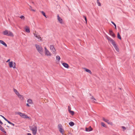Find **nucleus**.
<instances>
[{
    "instance_id": "f257e3e1",
    "label": "nucleus",
    "mask_w": 135,
    "mask_h": 135,
    "mask_svg": "<svg viewBox=\"0 0 135 135\" xmlns=\"http://www.w3.org/2000/svg\"><path fill=\"white\" fill-rule=\"evenodd\" d=\"M16 114L19 115L21 117L24 119H31V118L27 116L25 113H22L20 112H17L16 113Z\"/></svg>"
},
{
    "instance_id": "f03ea898",
    "label": "nucleus",
    "mask_w": 135,
    "mask_h": 135,
    "mask_svg": "<svg viewBox=\"0 0 135 135\" xmlns=\"http://www.w3.org/2000/svg\"><path fill=\"white\" fill-rule=\"evenodd\" d=\"M109 40L110 42L112 44L116 51L118 52H119V49L114 41L112 39H109Z\"/></svg>"
},
{
    "instance_id": "7ed1b4c3",
    "label": "nucleus",
    "mask_w": 135,
    "mask_h": 135,
    "mask_svg": "<svg viewBox=\"0 0 135 135\" xmlns=\"http://www.w3.org/2000/svg\"><path fill=\"white\" fill-rule=\"evenodd\" d=\"M2 33L4 35L8 36H10L12 37L14 36V35L12 32L9 30H6L3 31Z\"/></svg>"
},
{
    "instance_id": "20e7f679",
    "label": "nucleus",
    "mask_w": 135,
    "mask_h": 135,
    "mask_svg": "<svg viewBox=\"0 0 135 135\" xmlns=\"http://www.w3.org/2000/svg\"><path fill=\"white\" fill-rule=\"evenodd\" d=\"M30 130L32 131L33 134L34 135L36 134L37 131V128L36 126L32 125L30 127Z\"/></svg>"
},
{
    "instance_id": "39448f33",
    "label": "nucleus",
    "mask_w": 135,
    "mask_h": 135,
    "mask_svg": "<svg viewBox=\"0 0 135 135\" xmlns=\"http://www.w3.org/2000/svg\"><path fill=\"white\" fill-rule=\"evenodd\" d=\"M35 46L38 52L41 54H42L43 53V49L41 46L40 45L36 44Z\"/></svg>"
},
{
    "instance_id": "423d86ee",
    "label": "nucleus",
    "mask_w": 135,
    "mask_h": 135,
    "mask_svg": "<svg viewBox=\"0 0 135 135\" xmlns=\"http://www.w3.org/2000/svg\"><path fill=\"white\" fill-rule=\"evenodd\" d=\"M58 127L60 132L62 134H63L65 132L62 125L60 124H59Z\"/></svg>"
},
{
    "instance_id": "0eeeda50",
    "label": "nucleus",
    "mask_w": 135,
    "mask_h": 135,
    "mask_svg": "<svg viewBox=\"0 0 135 135\" xmlns=\"http://www.w3.org/2000/svg\"><path fill=\"white\" fill-rule=\"evenodd\" d=\"M8 65L10 68H13V69H15L16 68V64L15 62L13 61L9 62Z\"/></svg>"
},
{
    "instance_id": "6e6552de",
    "label": "nucleus",
    "mask_w": 135,
    "mask_h": 135,
    "mask_svg": "<svg viewBox=\"0 0 135 135\" xmlns=\"http://www.w3.org/2000/svg\"><path fill=\"white\" fill-rule=\"evenodd\" d=\"M44 49L45 55L47 56H51L52 55V54L47 49L46 47H44Z\"/></svg>"
},
{
    "instance_id": "1a4fd4ad",
    "label": "nucleus",
    "mask_w": 135,
    "mask_h": 135,
    "mask_svg": "<svg viewBox=\"0 0 135 135\" xmlns=\"http://www.w3.org/2000/svg\"><path fill=\"white\" fill-rule=\"evenodd\" d=\"M34 36L37 38V40L38 41H41L42 40V38L38 33L36 31L33 33Z\"/></svg>"
},
{
    "instance_id": "9d476101",
    "label": "nucleus",
    "mask_w": 135,
    "mask_h": 135,
    "mask_svg": "<svg viewBox=\"0 0 135 135\" xmlns=\"http://www.w3.org/2000/svg\"><path fill=\"white\" fill-rule=\"evenodd\" d=\"M50 49L52 53L55 54H56V50L54 47V46L52 45H50Z\"/></svg>"
},
{
    "instance_id": "9b49d317",
    "label": "nucleus",
    "mask_w": 135,
    "mask_h": 135,
    "mask_svg": "<svg viewBox=\"0 0 135 135\" xmlns=\"http://www.w3.org/2000/svg\"><path fill=\"white\" fill-rule=\"evenodd\" d=\"M102 119L103 121L107 122L108 124H110L111 125H113V123L111 122H109L108 120L104 118H103Z\"/></svg>"
},
{
    "instance_id": "f8f14e48",
    "label": "nucleus",
    "mask_w": 135,
    "mask_h": 135,
    "mask_svg": "<svg viewBox=\"0 0 135 135\" xmlns=\"http://www.w3.org/2000/svg\"><path fill=\"white\" fill-rule=\"evenodd\" d=\"M57 19L60 23L62 24L63 23L62 20L60 17L59 15H57Z\"/></svg>"
},
{
    "instance_id": "ddd939ff",
    "label": "nucleus",
    "mask_w": 135,
    "mask_h": 135,
    "mask_svg": "<svg viewBox=\"0 0 135 135\" xmlns=\"http://www.w3.org/2000/svg\"><path fill=\"white\" fill-rule=\"evenodd\" d=\"M17 96L21 100H24L23 96V95L20 94L17 95Z\"/></svg>"
},
{
    "instance_id": "4468645a",
    "label": "nucleus",
    "mask_w": 135,
    "mask_h": 135,
    "mask_svg": "<svg viewBox=\"0 0 135 135\" xmlns=\"http://www.w3.org/2000/svg\"><path fill=\"white\" fill-rule=\"evenodd\" d=\"M93 130L91 126H90L89 128H86L85 131L86 132H89L92 131Z\"/></svg>"
},
{
    "instance_id": "2eb2a0df",
    "label": "nucleus",
    "mask_w": 135,
    "mask_h": 135,
    "mask_svg": "<svg viewBox=\"0 0 135 135\" xmlns=\"http://www.w3.org/2000/svg\"><path fill=\"white\" fill-rule=\"evenodd\" d=\"M0 44H1L6 47H7V44L3 41L0 40Z\"/></svg>"
},
{
    "instance_id": "dca6fc26",
    "label": "nucleus",
    "mask_w": 135,
    "mask_h": 135,
    "mask_svg": "<svg viewBox=\"0 0 135 135\" xmlns=\"http://www.w3.org/2000/svg\"><path fill=\"white\" fill-rule=\"evenodd\" d=\"M25 29L26 31L28 33L30 32V30L29 27L27 26H26L25 27Z\"/></svg>"
},
{
    "instance_id": "f3484780",
    "label": "nucleus",
    "mask_w": 135,
    "mask_h": 135,
    "mask_svg": "<svg viewBox=\"0 0 135 135\" xmlns=\"http://www.w3.org/2000/svg\"><path fill=\"white\" fill-rule=\"evenodd\" d=\"M62 65L65 68H69V65L67 63H62Z\"/></svg>"
},
{
    "instance_id": "a211bd4d",
    "label": "nucleus",
    "mask_w": 135,
    "mask_h": 135,
    "mask_svg": "<svg viewBox=\"0 0 135 135\" xmlns=\"http://www.w3.org/2000/svg\"><path fill=\"white\" fill-rule=\"evenodd\" d=\"M109 33L110 35H111L113 37H115V34L112 31V30H110L109 31Z\"/></svg>"
},
{
    "instance_id": "6ab92c4d",
    "label": "nucleus",
    "mask_w": 135,
    "mask_h": 135,
    "mask_svg": "<svg viewBox=\"0 0 135 135\" xmlns=\"http://www.w3.org/2000/svg\"><path fill=\"white\" fill-rule=\"evenodd\" d=\"M84 70L86 72L90 73V74H92V73H91V71L90 70H89L88 69H87L86 68H84Z\"/></svg>"
},
{
    "instance_id": "aec40b11",
    "label": "nucleus",
    "mask_w": 135,
    "mask_h": 135,
    "mask_svg": "<svg viewBox=\"0 0 135 135\" xmlns=\"http://www.w3.org/2000/svg\"><path fill=\"white\" fill-rule=\"evenodd\" d=\"M28 103L30 104H32L33 103L32 100L30 99H28L27 100Z\"/></svg>"
},
{
    "instance_id": "412c9836",
    "label": "nucleus",
    "mask_w": 135,
    "mask_h": 135,
    "mask_svg": "<svg viewBox=\"0 0 135 135\" xmlns=\"http://www.w3.org/2000/svg\"><path fill=\"white\" fill-rule=\"evenodd\" d=\"M13 90L14 91L15 93V94L17 95V96L20 94L19 93L16 89H13Z\"/></svg>"
},
{
    "instance_id": "4be33fe9",
    "label": "nucleus",
    "mask_w": 135,
    "mask_h": 135,
    "mask_svg": "<svg viewBox=\"0 0 135 135\" xmlns=\"http://www.w3.org/2000/svg\"><path fill=\"white\" fill-rule=\"evenodd\" d=\"M0 130H1L2 131L6 133V131H5L4 128L2 127V126L0 125Z\"/></svg>"
},
{
    "instance_id": "5701e85b",
    "label": "nucleus",
    "mask_w": 135,
    "mask_h": 135,
    "mask_svg": "<svg viewBox=\"0 0 135 135\" xmlns=\"http://www.w3.org/2000/svg\"><path fill=\"white\" fill-rule=\"evenodd\" d=\"M56 59L57 60H58V61H59L60 59V57L59 56H57L56 57Z\"/></svg>"
},
{
    "instance_id": "b1692460",
    "label": "nucleus",
    "mask_w": 135,
    "mask_h": 135,
    "mask_svg": "<svg viewBox=\"0 0 135 135\" xmlns=\"http://www.w3.org/2000/svg\"><path fill=\"white\" fill-rule=\"evenodd\" d=\"M69 124L70 126H72L74 125V123L73 122H69Z\"/></svg>"
},
{
    "instance_id": "393cba45",
    "label": "nucleus",
    "mask_w": 135,
    "mask_h": 135,
    "mask_svg": "<svg viewBox=\"0 0 135 135\" xmlns=\"http://www.w3.org/2000/svg\"><path fill=\"white\" fill-rule=\"evenodd\" d=\"M117 37L119 39L121 40V36L118 32L117 33Z\"/></svg>"
},
{
    "instance_id": "a878e982",
    "label": "nucleus",
    "mask_w": 135,
    "mask_h": 135,
    "mask_svg": "<svg viewBox=\"0 0 135 135\" xmlns=\"http://www.w3.org/2000/svg\"><path fill=\"white\" fill-rule=\"evenodd\" d=\"M101 124L103 126V127H106V125L105 124V123L103 122H101Z\"/></svg>"
},
{
    "instance_id": "bb28decb",
    "label": "nucleus",
    "mask_w": 135,
    "mask_h": 135,
    "mask_svg": "<svg viewBox=\"0 0 135 135\" xmlns=\"http://www.w3.org/2000/svg\"><path fill=\"white\" fill-rule=\"evenodd\" d=\"M69 112L72 115H73L74 114V111L70 110V111H69Z\"/></svg>"
},
{
    "instance_id": "cd10ccee",
    "label": "nucleus",
    "mask_w": 135,
    "mask_h": 135,
    "mask_svg": "<svg viewBox=\"0 0 135 135\" xmlns=\"http://www.w3.org/2000/svg\"><path fill=\"white\" fill-rule=\"evenodd\" d=\"M41 12V13L44 16H45V17H46V18L45 13V12H44L42 11Z\"/></svg>"
},
{
    "instance_id": "c85d7f7f",
    "label": "nucleus",
    "mask_w": 135,
    "mask_h": 135,
    "mask_svg": "<svg viewBox=\"0 0 135 135\" xmlns=\"http://www.w3.org/2000/svg\"><path fill=\"white\" fill-rule=\"evenodd\" d=\"M97 3L99 6H101V4L99 2L98 0H97Z\"/></svg>"
},
{
    "instance_id": "c756f323",
    "label": "nucleus",
    "mask_w": 135,
    "mask_h": 135,
    "mask_svg": "<svg viewBox=\"0 0 135 135\" xmlns=\"http://www.w3.org/2000/svg\"><path fill=\"white\" fill-rule=\"evenodd\" d=\"M20 18L22 19H23V20H24L25 19V17L23 15L21 16L20 17Z\"/></svg>"
},
{
    "instance_id": "7c9ffc66",
    "label": "nucleus",
    "mask_w": 135,
    "mask_h": 135,
    "mask_svg": "<svg viewBox=\"0 0 135 135\" xmlns=\"http://www.w3.org/2000/svg\"><path fill=\"white\" fill-rule=\"evenodd\" d=\"M111 22L114 25V26L115 27V29H117L116 26V25H115V24L113 22V21H111Z\"/></svg>"
},
{
    "instance_id": "2f4dec72",
    "label": "nucleus",
    "mask_w": 135,
    "mask_h": 135,
    "mask_svg": "<svg viewBox=\"0 0 135 135\" xmlns=\"http://www.w3.org/2000/svg\"><path fill=\"white\" fill-rule=\"evenodd\" d=\"M83 17L85 19V21H86V23L87 24V19H86V17L85 16H83Z\"/></svg>"
},
{
    "instance_id": "473e14b6",
    "label": "nucleus",
    "mask_w": 135,
    "mask_h": 135,
    "mask_svg": "<svg viewBox=\"0 0 135 135\" xmlns=\"http://www.w3.org/2000/svg\"><path fill=\"white\" fill-rule=\"evenodd\" d=\"M122 129H123V130L124 131L126 129V128L124 126H122Z\"/></svg>"
},
{
    "instance_id": "72a5a7b5",
    "label": "nucleus",
    "mask_w": 135,
    "mask_h": 135,
    "mask_svg": "<svg viewBox=\"0 0 135 135\" xmlns=\"http://www.w3.org/2000/svg\"><path fill=\"white\" fill-rule=\"evenodd\" d=\"M91 99H92V100L93 99L94 100H95V101H96V99L94 97H91V98H90Z\"/></svg>"
},
{
    "instance_id": "f704fd0d",
    "label": "nucleus",
    "mask_w": 135,
    "mask_h": 135,
    "mask_svg": "<svg viewBox=\"0 0 135 135\" xmlns=\"http://www.w3.org/2000/svg\"><path fill=\"white\" fill-rule=\"evenodd\" d=\"M71 107L69 106H68V110L69 111H70V110H71Z\"/></svg>"
},
{
    "instance_id": "c9c22d12",
    "label": "nucleus",
    "mask_w": 135,
    "mask_h": 135,
    "mask_svg": "<svg viewBox=\"0 0 135 135\" xmlns=\"http://www.w3.org/2000/svg\"><path fill=\"white\" fill-rule=\"evenodd\" d=\"M30 10H31V11H33L34 12L35 11V10L33 9H32V7H31V6H30Z\"/></svg>"
},
{
    "instance_id": "e433bc0d",
    "label": "nucleus",
    "mask_w": 135,
    "mask_h": 135,
    "mask_svg": "<svg viewBox=\"0 0 135 135\" xmlns=\"http://www.w3.org/2000/svg\"><path fill=\"white\" fill-rule=\"evenodd\" d=\"M1 116L4 118V119L6 120V121H7V119L6 118L4 117H3V116L2 115H1Z\"/></svg>"
},
{
    "instance_id": "4c0bfd02",
    "label": "nucleus",
    "mask_w": 135,
    "mask_h": 135,
    "mask_svg": "<svg viewBox=\"0 0 135 135\" xmlns=\"http://www.w3.org/2000/svg\"><path fill=\"white\" fill-rule=\"evenodd\" d=\"M6 121H7L9 124H12V123L11 122H9V121H8V120H7Z\"/></svg>"
},
{
    "instance_id": "58836bf2",
    "label": "nucleus",
    "mask_w": 135,
    "mask_h": 135,
    "mask_svg": "<svg viewBox=\"0 0 135 135\" xmlns=\"http://www.w3.org/2000/svg\"><path fill=\"white\" fill-rule=\"evenodd\" d=\"M107 39L108 40H109V42H110L109 41V39H111V38H110L109 37H107Z\"/></svg>"
},
{
    "instance_id": "ea45409f",
    "label": "nucleus",
    "mask_w": 135,
    "mask_h": 135,
    "mask_svg": "<svg viewBox=\"0 0 135 135\" xmlns=\"http://www.w3.org/2000/svg\"><path fill=\"white\" fill-rule=\"evenodd\" d=\"M10 59H8L6 61V62H9V61H10Z\"/></svg>"
},
{
    "instance_id": "a19ab883",
    "label": "nucleus",
    "mask_w": 135,
    "mask_h": 135,
    "mask_svg": "<svg viewBox=\"0 0 135 135\" xmlns=\"http://www.w3.org/2000/svg\"><path fill=\"white\" fill-rule=\"evenodd\" d=\"M95 100H94L93 99L92 100V102L93 103H95Z\"/></svg>"
},
{
    "instance_id": "79ce46f5",
    "label": "nucleus",
    "mask_w": 135,
    "mask_h": 135,
    "mask_svg": "<svg viewBox=\"0 0 135 135\" xmlns=\"http://www.w3.org/2000/svg\"><path fill=\"white\" fill-rule=\"evenodd\" d=\"M26 105L28 107H30V105H29L28 104V103H27L26 104Z\"/></svg>"
},
{
    "instance_id": "37998d69",
    "label": "nucleus",
    "mask_w": 135,
    "mask_h": 135,
    "mask_svg": "<svg viewBox=\"0 0 135 135\" xmlns=\"http://www.w3.org/2000/svg\"><path fill=\"white\" fill-rule=\"evenodd\" d=\"M0 123H1V124H3V123L2 122V121L0 120Z\"/></svg>"
},
{
    "instance_id": "c03bdc74",
    "label": "nucleus",
    "mask_w": 135,
    "mask_h": 135,
    "mask_svg": "<svg viewBox=\"0 0 135 135\" xmlns=\"http://www.w3.org/2000/svg\"><path fill=\"white\" fill-rule=\"evenodd\" d=\"M11 124L13 126H15V124L12 123V124Z\"/></svg>"
},
{
    "instance_id": "a18cd8bd",
    "label": "nucleus",
    "mask_w": 135,
    "mask_h": 135,
    "mask_svg": "<svg viewBox=\"0 0 135 135\" xmlns=\"http://www.w3.org/2000/svg\"><path fill=\"white\" fill-rule=\"evenodd\" d=\"M28 135H31V134L30 133H28L27 134Z\"/></svg>"
},
{
    "instance_id": "49530a36",
    "label": "nucleus",
    "mask_w": 135,
    "mask_h": 135,
    "mask_svg": "<svg viewBox=\"0 0 135 135\" xmlns=\"http://www.w3.org/2000/svg\"><path fill=\"white\" fill-rule=\"evenodd\" d=\"M69 134H71V135H72V134L71 133H69Z\"/></svg>"
}]
</instances>
